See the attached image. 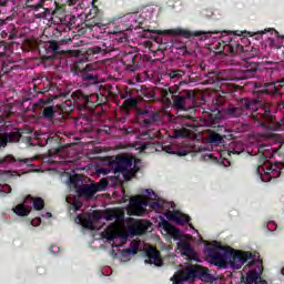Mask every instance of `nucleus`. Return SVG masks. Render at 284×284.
<instances>
[{
    "label": "nucleus",
    "mask_w": 284,
    "mask_h": 284,
    "mask_svg": "<svg viewBox=\"0 0 284 284\" xmlns=\"http://www.w3.org/2000/svg\"><path fill=\"white\" fill-rule=\"evenodd\" d=\"M244 34L247 31H235L232 32V37L229 40H223L222 43L219 42L222 52L224 54H230L231 57H241L242 69L241 70H226L227 74L209 72L206 75L209 78L207 83H223V81H242L244 79H252L258 72V63L252 61L256 55L250 52V47H243L242 43H250Z\"/></svg>",
    "instance_id": "nucleus-1"
},
{
    "label": "nucleus",
    "mask_w": 284,
    "mask_h": 284,
    "mask_svg": "<svg viewBox=\"0 0 284 284\" xmlns=\"http://www.w3.org/2000/svg\"><path fill=\"white\" fill-rule=\"evenodd\" d=\"M205 254L211 258L214 265H217V267H225L230 261L232 267L235 270H241L252 256V253L225 248L219 244V242H214L206 246Z\"/></svg>",
    "instance_id": "nucleus-2"
},
{
    "label": "nucleus",
    "mask_w": 284,
    "mask_h": 284,
    "mask_svg": "<svg viewBox=\"0 0 284 284\" xmlns=\"http://www.w3.org/2000/svg\"><path fill=\"white\" fill-rule=\"evenodd\" d=\"M54 90H57V87L50 83L48 85L33 83V85L26 90L22 95V110H24V112H34V110L41 105L39 103H42L43 105L50 104L54 99H59V97H61L60 94L54 93ZM39 94H43V98H41L39 102H30L32 99H37ZM28 102L30 103L26 105Z\"/></svg>",
    "instance_id": "nucleus-3"
},
{
    "label": "nucleus",
    "mask_w": 284,
    "mask_h": 284,
    "mask_svg": "<svg viewBox=\"0 0 284 284\" xmlns=\"http://www.w3.org/2000/svg\"><path fill=\"white\" fill-rule=\"evenodd\" d=\"M141 160L128 155H116L111 162L114 174H122L124 181H132L141 171Z\"/></svg>",
    "instance_id": "nucleus-4"
},
{
    "label": "nucleus",
    "mask_w": 284,
    "mask_h": 284,
    "mask_svg": "<svg viewBox=\"0 0 284 284\" xmlns=\"http://www.w3.org/2000/svg\"><path fill=\"white\" fill-rule=\"evenodd\" d=\"M203 116L206 119L207 123H210L211 128L216 129L209 130V143L212 145H223L225 143L224 139H226L227 135L223 134V132H226V129L224 125H221V121H223V113L221 110H210V111H203Z\"/></svg>",
    "instance_id": "nucleus-5"
},
{
    "label": "nucleus",
    "mask_w": 284,
    "mask_h": 284,
    "mask_svg": "<svg viewBox=\"0 0 284 284\" xmlns=\"http://www.w3.org/2000/svg\"><path fill=\"white\" fill-rule=\"evenodd\" d=\"M169 92L173 101V108L180 112H194L196 108V93L192 90L179 91V87H170Z\"/></svg>",
    "instance_id": "nucleus-6"
},
{
    "label": "nucleus",
    "mask_w": 284,
    "mask_h": 284,
    "mask_svg": "<svg viewBox=\"0 0 284 284\" xmlns=\"http://www.w3.org/2000/svg\"><path fill=\"white\" fill-rule=\"evenodd\" d=\"M178 278L179 281L173 282L172 284L196 281V278H199L200 281H204L205 283H212V281H214V277L212 276V274H210L209 267L192 263H186L185 267L179 274Z\"/></svg>",
    "instance_id": "nucleus-7"
},
{
    "label": "nucleus",
    "mask_w": 284,
    "mask_h": 284,
    "mask_svg": "<svg viewBox=\"0 0 284 284\" xmlns=\"http://www.w3.org/2000/svg\"><path fill=\"white\" fill-rule=\"evenodd\" d=\"M283 88L284 78L275 82H268L264 83V85L256 87L255 92L256 94H270L271 97H274V99H280L277 102V109L284 110Z\"/></svg>",
    "instance_id": "nucleus-8"
},
{
    "label": "nucleus",
    "mask_w": 284,
    "mask_h": 284,
    "mask_svg": "<svg viewBox=\"0 0 284 284\" xmlns=\"http://www.w3.org/2000/svg\"><path fill=\"white\" fill-rule=\"evenodd\" d=\"M70 112H72V102L65 101L61 104L45 106L42 110V118L47 119V121H54L58 119L59 121H65L70 116Z\"/></svg>",
    "instance_id": "nucleus-9"
},
{
    "label": "nucleus",
    "mask_w": 284,
    "mask_h": 284,
    "mask_svg": "<svg viewBox=\"0 0 284 284\" xmlns=\"http://www.w3.org/2000/svg\"><path fill=\"white\" fill-rule=\"evenodd\" d=\"M252 116L261 128H266L275 132H284V119L275 121L270 109H264L263 112H257Z\"/></svg>",
    "instance_id": "nucleus-10"
},
{
    "label": "nucleus",
    "mask_w": 284,
    "mask_h": 284,
    "mask_svg": "<svg viewBox=\"0 0 284 284\" xmlns=\"http://www.w3.org/2000/svg\"><path fill=\"white\" fill-rule=\"evenodd\" d=\"M38 52L42 61H54V59H59V57H63V54H65L61 49V44L55 40L41 42L38 45Z\"/></svg>",
    "instance_id": "nucleus-11"
},
{
    "label": "nucleus",
    "mask_w": 284,
    "mask_h": 284,
    "mask_svg": "<svg viewBox=\"0 0 284 284\" xmlns=\"http://www.w3.org/2000/svg\"><path fill=\"white\" fill-rule=\"evenodd\" d=\"M72 99L79 110H92L94 105H103V101H99V94H87L81 90L74 91Z\"/></svg>",
    "instance_id": "nucleus-12"
},
{
    "label": "nucleus",
    "mask_w": 284,
    "mask_h": 284,
    "mask_svg": "<svg viewBox=\"0 0 284 284\" xmlns=\"http://www.w3.org/2000/svg\"><path fill=\"white\" fill-rule=\"evenodd\" d=\"M133 123H138L142 128H152L161 120V114L152 109H138L133 113Z\"/></svg>",
    "instance_id": "nucleus-13"
},
{
    "label": "nucleus",
    "mask_w": 284,
    "mask_h": 284,
    "mask_svg": "<svg viewBox=\"0 0 284 284\" xmlns=\"http://www.w3.org/2000/svg\"><path fill=\"white\" fill-rule=\"evenodd\" d=\"M245 110H256V102L243 98L237 100L235 104H230L225 112L227 116L239 118L242 116Z\"/></svg>",
    "instance_id": "nucleus-14"
},
{
    "label": "nucleus",
    "mask_w": 284,
    "mask_h": 284,
    "mask_svg": "<svg viewBox=\"0 0 284 284\" xmlns=\"http://www.w3.org/2000/svg\"><path fill=\"white\" fill-rule=\"evenodd\" d=\"M283 169H284L283 162H276L275 164L267 162L262 166L261 165L255 166L256 173L262 179H263L262 172H264L265 176H268L270 179H277V176L281 174V170Z\"/></svg>",
    "instance_id": "nucleus-15"
},
{
    "label": "nucleus",
    "mask_w": 284,
    "mask_h": 284,
    "mask_svg": "<svg viewBox=\"0 0 284 284\" xmlns=\"http://www.w3.org/2000/svg\"><path fill=\"white\" fill-rule=\"evenodd\" d=\"M139 54L134 51H124L121 55V63L125 67V70L128 72H136L139 70V61H140Z\"/></svg>",
    "instance_id": "nucleus-16"
},
{
    "label": "nucleus",
    "mask_w": 284,
    "mask_h": 284,
    "mask_svg": "<svg viewBox=\"0 0 284 284\" xmlns=\"http://www.w3.org/2000/svg\"><path fill=\"white\" fill-rule=\"evenodd\" d=\"M104 187H108V181L101 180V183L98 184H82L81 186H78L75 192L80 196L92 197L97 192L103 191Z\"/></svg>",
    "instance_id": "nucleus-17"
},
{
    "label": "nucleus",
    "mask_w": 284,
    "mask_h": 284,
    "mask_svg": "<svg viewBox=\"0 0 284 284\" xmlns=\"http://www.w3.org/2000/svg\"><path fill=\"white\" fill-rule=\"evenodd\" d=\"M146 260L144 263L146 265H155V267H162L163 257H161V251L156 250L154 246H150L145 251Z\"/></svg>",
    "instance_id": "nucleus-18"
},
{
    "label": "nucleus",
    "mask_w": 284,
    "mask_h": 284,
    "mask_svg": "<svg viewBox=\"0 0 284 284\" xmlns=\"http://www.w3.org/2000/svg\"><path fill=\"white\" fill-rule=\"evenodd\" d=\"M130 205L134 216H143L148 212V206H150V200H141L139 197H131Z\"/></svg>",
    "instance_id": "nucleus-19"
},
{
    "label": "nucleus",
    "mask_w": 284,
    "mask_h": 284,
    "mask_svg": "<svg viewBox=\"0 0 284 284\" xmlns=\"http://www.w3.org/2000/svg\"><path fill=\"white\" fill-rule=\"evenodd\" d=\"M178 247L182 254V256H186V261L189 263H192V261L199 262V253L192 247V244L190 242L181 241L178 244Z\"/></svg>",
    "instance_id": "nucleus-20"
},
{
    "label": "nucleus",
    "mask_w": 284,
    "mask_h": 284,
    "mask_svg": "<svg viewBox=\"0 0 284 284\" xmlns=\"http://www.w3.org/2000/svg\"><path fill=\"white\" fill-rule=\"evenodd\" d=\"M21 141V131L16 130L11 132L0 131V148H8V143H19Z\"/></svg>",
    "instance_id": "nucleus-21"
},
{
    "label": "nucleus",
    "mask_w": 284,
    "mask_h": 284,
    "mask_svg": "<svg viewBox=\"0 0 284 284\" xmlns=\"http://www.w3.org/2000/svg\"><path fill=\"white\" fill-rule=\"evenodd\" d=\"M165 217L168 221H173V223H176V225H187V223L192 221L190 215L181 213L180 211H168L165 213Z\"/></svg>",
    "instance_id": "nucleus-22"
},
{
    "label": "nucleus",
    "mask_w": 284,
    "mask_h": 284,
    "mask_svg": "<svg viewBox=\"0 0 284 284\" xmlns=\"http://www.w3.org/2000/svg\"><path fill=\"white\" fill-rule=\"evenodd\" d=\"M166 34H171V37H183V39H192V37H202L205 34L203 31H190L187 29H171L166 31Z\"/></svg>",
    "instance_id": "nucleus-23"
},
{
    "label": "nucleus",
    "mask_w": 284,
    "mask_h": 284,
    "mask_svg": "<svg viewBox=\"0 0 284 284\" xmlns=\"http://www.w3.org/2000/svg\"><path fill=\"white\" fill-rule=\"evenodd\" d=\"M128 29H123L121 27H114L109 34H112L113 41L116 43H128L130 41V37H128Z\"/></svg>",
    "instance_id": "nucleus-24"
},
{
    "label": "nucleus",
    "mask_w": 284,
    "mask_h": 284,
    "mask_svg": "<svg viewBox=\"0 0 284 284\" xmlns=\"http://www.w3.org/2000/svg\"><path fill=\"white\" fill-rule=\"evenodd\" d=\"M242 283L244 284H267V281L261 277V274L256 271H248L245 275H242Z\"/></svg>",
    "instance_id": "nucleus-25"
},
{
    "label": "nucleus",
    "mask_w": 284,
    "mask_h": 284,
    "mask_svg": "<svg viewBox=\"0 0 284 284\" xmlns=\"http://www.w3.org/2000/svg\"><path fill=\"white\" fill-rule=\"evenodd\" d=\"M160 227L163 229L164 232H166V234H170V236H173V239H175L176 241H179V239H181L182 236L181 230L172 225V223H170V221L165 219H162L160 223Z\"/></svg>",
    "instance_id": "nucleus-26"
},
{
    "label": "nucleus",
    "mask_w": 284,
    "mask_h": 284,
    "mask_svg": "<svg viewBox=\"0 0 284 284\" xmlns=\"http://www.w3.org/2000/svg\"><path fill=\"white\" fill-rule=\"evenodd\" d=\"M128 232L131 236H141L148 232V224L142 221L133 222L129 226Z\"/></svg>",
    "instance_id": "nucleus-27"
},
{
    "label": "nucleus",
    "mask_w": 284,
    "mask_h": 284,
    "mask_svg": "<svg viewBox=\"0 0 284 284\" xmlns=\"http://www.w3.org/2000/svg\"><path fill=\"white\" fill-rule=\"evenodd\" d=\"M125 214L119 209H108L104 211V219L106 221H123Z\"/></svg>",
    "instance_id": "nucleus-28"
},
{
    "label": "nucleus",
    "mask_w": 284,
    "mask_h": 284,
    "mask_svg": "<svg viewBox=\"0 0 284 284\" xmlns=\"http://www.w3.org/2000/svg\"><path fill=\"white\" fill-rule=\"evenodd\" d=\"M37 158H27V159H14V155L9 154L4 158H0V165H3L4 163H32V161H36Z\"/></svg>",
    "instance_id": "nucleus-29"
},
{
    "label": "nucleus",
    "mask_w": 284,
    "mask_h": 284,
    "mask_svg": "<svg viewBox=\"0 0 284 284\" xmlns=\"http://www.w3.org/2000/svg\"><path fill=\"white\" fill-rule=\"evenodd\" d=\"M122 110L123 112H125V114H130V110H140L139 109V101L134 98H129L126 100H124L123 104H122Z\"/></svg>",
    "instance_id": "nucleus-30"
},
{
    "label": "nucleus",
    "mask_w": 284,
    "mask_h": 284,
    "mask_svg": "<svg viewBox=\"0 0 284 284\" xmlns=\"http://www.w3.org/2000/svg\"><path fill=\"white\" fill-rule=\"evenodd\" d=\"M102 219L103 214L101 211H93L87 220V227H89V230H94V223H99V221Z\"/></svg>",
    "instance_id": "nucleus-31"
},
{
    "label": "nucleus",
    "mask_w": 284,
    "mask_h": 284,
    "mask_svg": "<svg viewBox=\"0 0 284 284\" xmlns=\"http://www.w3.org/2000/svg\"><path fill=\"white\" fill-rule=\"evenodd\" d=\"M24 201H29V203L33 204V210L37 212H41L45 207V201L42 197H32V195H28Z\"/></svg>",
    "instance_id": "nucleus-32"
},
{
    "label": "nucleus",
    "mask_w": 284,
    "mask_h": 284,
    "mask_svg": "<svg viewBox=\"0 0 284 284\" xmlns=\"http://www.w3.org/2000/svg\"><path fill=\"white\" fill-rule=\"evenodd\" d=\"M110 52V49L103 44V48L99 45L90 47L87 49L88 57H94V54H108Z\"/></svg>",
    "instance_id": "nucleus-33"
},
{
    "label": "nucleus",
    "mask_w": 284,
    "mask_h": 284,
    "mask_svg": "<svg viewBox=\"0 0 284 284\" xmlns=\"http://www.w3.org/2000/svg\"><path fill=\"white\" fill-rule=\"evenodd\" d=\"M162 149L166 154H176L178 156H187L190 154V150L178 149L174 151L172 145H164Z\"/></svg>",
    "instance_id": "nucleus-34"
},
{
    "label": "nucleus",
    "mask_w": 284,
    "mask_h": 284,
    "mask_svg": "<svg viewBox=\"0 0 284 284\" xmlns=\"http://www.w3.org/2000/svg\"><path fill=\"white\" fill-rule=\"evenodd\" d=\"M245 152V148H243V143L241 142H234L230 145L227 153L229 156H232V154H243Z\"/></svg>",
    "instance_id": "nucleus-35"
},
{
    "label": "nucleus",
    "mask_w": 284,
    "mask_h": 284,
    "mask_svg": "<svg viewBox=\"0 0 284 284\" xmlns=\"http://www.w3.org/2000/svg\"><path fill=\"white\" fill-rule=\"evenodd\" d=\"M32 209H28L24 203L18 204L12 209V212L17 214V216H30V212Z\"/></svg>",
    "instance_id": "nucleus-36"
},
{
    "label": "nucleus",
    "mask_w": 284,
    "mask_h": 284,
    "mask_svg": "<svg viewBox=\"0 0 284 284\" xmlns=\"http://www.w3.org/2000/svg\"><path fill=\"white\" fill-rule=\"evenodd\" d=\"M82 81L84 85H94V83H99V77L94 73L84 72L82 74Z\"/></svg>",
    "instance_id": "nucleus-37"
},
{
    "label": "nucleus",
    "mask_w": 284,
    "mask_h": 284,
    "mask_svg": "<svg viewBox=\"0 0 284 284\" xmlns=\"http://www.w3.org/2000/svg\"><path fill=\"white\" fill-rule=\"evenodd\" d=\"M190 136V130L186 128L175 129L172 133L173 139H187Z\"/></svg>",
    "instance_id": "nucleus-38"
},
{
    "label": "nucleus",
    "mask_w": 284,
    "mask_h": 284,
    "mask_svg": "<svg viewBox=\"0 0 284 284\" xmlns=\"http://www.w3.org/2000/svg\"><path fill=\"white\" fill-rule=\"evenodd\" d=\"M168 77L170 78L171 81H179V79L185 77V71L181 69L171 70L168 73Z\"/></svg>",
    "instance_id": "nucleus-39"
},
{
    "label": "nucleus",
    "mask_w": 284,
    "mask_h": 284,
    "mask_svg": "<svg viewBox=\"0 0 284 284\" xmlns=\"http://www.w3.org/2000/svg\"><path fill=\"white\" fill-rule=\"evenodd\" d=\"M225 97L224 95H215V99L213 100V103H215V108H212V109H207L206 112H210L211 110H220L221 112V106L225 105Z\"/></svg>",
    "instance_id": "nucleus-40"
},
{
    "label": "nucleus",
    "mask_w": 284,
    "mask_h": 284,
    "mask_svg": "<svg viewBox=\"0 0 284 284\" xmlns=\"http://www.w3.org/2000/svg\"><path fill=\"white\" fill-rule=\"evenodd\" d=\"M8 30H9V41H17V39H19V30H17V26L9 24Z\"/></svg>",
    "instance_id": "nucleus-41"
},
{
    "label": "nucleus",
    "mask_w": 284,
    "mask_h": 284,
    "mask_svg": "<svg viewBox=\"0 0 284 284\" xmlns=\"http://www.w3.org/2000/svg\"><path fill=\"white\" fill-rule=\"evenodd\" d=\"M69 183L71 185V187H74L75 192L79 190V187H81V175H74L72 178H70Z\"/></svg>",
    "instance_id": "nucleus-42"
},
{
    "label": "nucleus",
    "mask_w": 284,
    "mask_h": 284,
    "mask_svg": "<svg viewBox=\"0 0 284 284\" xmlns=\"http://www.w3.org/2000/svg\"><path fill=\"white\" fill-rule=\"evenodd\" d=\"M144 99H146V101H152V99H154V92L150 91V90H144L142 92Z\"/></svg>",
    "instance_id": "nucleus-43"
},
{
    "label": "nucleus",
    "mask_w": 284,
    "mask_h": 284,
    "mask_svg": "<svg viewBox=\"0 0 284 284\" xmlns=\"http://www.w3.org/2000/svg\"><path fill=\"white\" fill-rule=\"evenodd\" d=\"M145 194H148L150 201H156V193L152 189H146Z\"/></svg>",
    "instance_id": "nucleus-44"
},
{
    "label": "nucleus",
    "mask_w": 284,
    "mask_h": 284,
    "mask_svg": "<svg viewBox=\"0 0 284 284\" xmlns=\"http://www.w3.org/2000/svg\"><path fill=\"white\" fill-rule=\"evenodd\" d=\"M1 39H4L6 41H10V31L7 28L6 30L0 31Z\"/></svg>",
    "instance_id": "nucleus-45"
},
{
    "label": "nucleus",
    "mask_w": 284,
    "mask_h": 284,
    "mask_svg": "<svg viewBox=\"0 0 284 284\" xmlns=\"http://www.w3.org/2000/svg\"><path fill=\"white\" fill-rule=\"evenodd\" d=\"M149 207H151V210H155V211L161 210L160 206H159L158 200L156 201H152V202L149 201Z\"/></svg>",
    "instance_id": "nucleus-46"
},
{
    "label": "nucleus",
    "mask_w": 284,
    "mask_h": 284,
    "mask_svg": "<svg viewBox=\"0 0 284 284\" xmlns=\"http://www.w3.org/2000/svg\"><path fill=\"white\" fill-rule=\"evenodd\" d=\"M103 239H106V241H112L114 239V233L112 232H104L102 233Z\"/></svg>",
    "instance_id": "nucleus-47"
},
{
    "label": "nucleus",
    "mask_w": 284,
    "mask_h": 284,
    "mask_svg": "<svg viewBox=\"0 0 284 284\" xmlns=\"http://www.w3.org/2000/svg\"><path fill=\"white\" fill-rule=\"evenodd\" d=\"M10 70H12V65L3 63L2 64V72L3 74H8V72H10Z\"/></svg>",
    "instance_id": "nucleus-48"
},
{
    "label": "nucleus",
    "mask_w": 284,
    "mask_h": 284,
    "mask_svg": "<svg viewBox=\"0 0 284 284\" xmlns=\"http://www.w3.org/2000/svg\"><path fill=\"white\" fill-rule=\"evenodd\" d=\"M61 150L60 145H59V142L55 141V148L54 149H51L49 150V153L52 154V152L54 154H59V151Z\"/></svg>",
    "instance_id": "nucleus-49"
},
{
    "label": "nucleus",
    "mask_w": 284,
    "mask_h": 284,
    "mask_svg": "<svg viewBox=\"0 0 284 284\" xmlns=\"http://www.w3.org/2000/svg\"><path fill=\"white\" fill-rule=\"evenodd\" d=\"M31 8H32V10H34L37 12V11L41 10V8H43V6L41 3H38V4L32 6Z\"/></svg>",
    "instance_id": "nucleus-50"
},
{
    "label": "nucleus",
    "mask_w": 284,
    "mask_h": 284,
    "mask_svg": "<svg viewBox=\"0 0 284 284\" xmlns=\"http://www.w3.org/2000/svg\"><path fill=\"white\" fill-rule=\"evenodd\" d=\"M158 202H159V207H160V210H164V207H165V201H163V200H158Z\"/></svg>",
    "instance_id": "nucleus-51"
},
{
    "label": "nucleus",
    "mask_w": 284,
    "mask_h": 284,
    "mask_svg": "<svg viewBox=\"0 0 284 284\" xmlns=\"http://www.w3.org/2000/svg\"><path fill=\"white\" fill-rule=\"evenodd\" d=\"M71 57H79V54H81V51L74 50V51H70Z\"/></svg>",
    "instance_id": "nucleus-52"
},
{
    "label": "nucleus",
    "mask_w": 284,
    "mask_h": 284,
    "mask_svg": "<svg viewBox=\"0 0 284 284\" xmlns=\"http://www.w3.org/2000/svg\"><path fill=\"white\" fill-rule=\"evenodd\" d=\"M8 6V0H0V8H6Z\"/></svg>",
    "instance_id": "nucleus-53"
},
{
    "label": "nucleus",
    "mask_w": 284,
    "mask_h": 284,
    "mask_svg": "<svg viewBox=\"0 0 284 284\" xmlns=\"http://www.w3.org/2000/svg\"><path fill=\"white\" fill-rule=\"evenodd\" d=\"M75 70H78V72H83V71L88 70V65H87L85 68L81 69V68L79 67V64H77V65H75Z\"/></svg>",
    "instance_id": "nucleus-54"
},
{
    "label": "nucleus",
    "mask_w": 284,
    "mask_h": 284,
    "mask_svg": "<svg viewBox=\"0 0 284 284\" xmlns=\"http://www.w3.org/2000/svg\"><path fill=\"white\" fill-rule=\"evenodd\" d=\"M84 23L90 30H92V28L94 27V24H91L90 21H85Z\"/></svg>",
    "instance_id": "nucleus-55"
},
{
    "label": "nucleus",
    "mask_w": 284,
    "mask_h": 284,
    "mask_svg": "<svg viewBox=\"0 0 284 284\" xmlns=\"http://www.w3.org/2000/svg\"><path fill=\"white\" fill-rule=\"evenodd\" d=\"M150 32H151L152 34H161L162 31H161V30H151Z\"/></svg>",
    "instance_id": "nucleus-56"
},
{
    "label": "nucleus",
    "mask_w": 284,
    "mask_h": 284,
    "mask_svg": "<svg viewBox=\"0 0 284 284\" xmlns=\"http://www.w3.org/2000/svg\"><path fill=\"white\" fill-rule=\"evenodd\" d=\"M74 210H79L81 207V203L73 204Z\"/></svg>",
    "instance_id": "nucleus-57"
},
{
    "label": "nucleus",
    "mask_w": 284,
    "mask_h": 284,
    "mask_svg": "<svg viewBox=\"0 0 284 284\" xmlns=\"http://www.w3.org/2000/svg\"><path fill=\"white\" fill-rule=\"evenodd\" d=\"M91 130H92V126H87L83 129V132H91Z\"/></svg>",
    "instance_id": "nucleus-58"
},
{
    "label": "nucleus",
    "mask_w": 284,
    "mask_h": 284,
    "mask_svg": "<svg viewBox=\"0 0 284 284\" xmlns=\"http://www.w3.org/2000/svg\"><path fill=\"white\" fill-rule=\"evenodd\" d=\"M52 141H54V139L49 138V139L47 140V145H50V143H52Z\"/></svg>",
    "instance_id": "nucleus-59"
},
{
    "label": "nucleus",
    "mask_w": 284,
    "mask_h": 284,
    "mask_svg": "<svg viewBox=\"0 0 284 284\" xmlns=\"http://www.w3.org/2000/svg\"><path fill=\"white\" fill-rule=\"evenodd\" d=\"M45 216H47V219H52V213L47 212V213H45Z\"/></svg>",
    "instance_id": "nucleus-60"
},
{
    "label": "nucleus",
    "mask_w": 284,
    "mask_h": 284,
    "mask_svg": "<svg viewBox=\"0 0 284 284\" xmlns=\"http://www.w3.org/2000/svg\"><path fill=\"white\" fill-rule=\"evenodd\" d=\"M38 225H41V217L36 219Z\"/></svg>",
    "instance_id": "nucleus-61"
},
{
    "label": "nucleus",
    "mask_w": 284,
    "mask_h": 284,
    "mask_svg": "<svg viewBox=\"0 0 284 284\" xmlns=\"http://www.w3.org/2000/svg\"><path fill=\"white\" fill-rule=\"evenodd\" d=\"M184 119H192V115H183Z\"/></svg>",
    "instance_id": "nucleus-62"
},
{
    "label": "nucleus",
    "mask_w": 284,
    "mask_h": 284,
    "mask_svg": "<svg viewBox=\"0 0 284 284\" xmlns=\"http://www.w3.org/2000/svg\"><path fill=\"white\" fill-rule=\"evenodd\" d=\"M68 41H72V39L62 40V43H68Z\"/></svg>",
    "instance_id": "nucleus-63"
},
{
    "label": "nucleus",
    "mask_w": 284,
    "mask_h": 284,
    "mask_svg": "<svg viewBox=\"0 0 284 284\" xmlns=\"http://www.w3.org/2000/svg\"><path fill=\"white\" fill-rule=\"evenodd\" d=\"M39 17L41 18V17H45V13H39Z\"/></svg>",
    "instance_id": "nucleus-64"
}]
</instances>
